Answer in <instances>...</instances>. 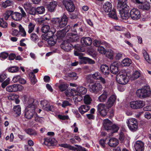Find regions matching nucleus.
<instances>
[{"mask_svg":"<svg viewBox=\"0 0 151 151\" xmlns=\"http://www.w3.org/2000/svg\"><path fill=\"white\" fill-rule=\"evenodd\" d=\"M109 12V13L108 14L109 17L114 19H117V17L115 12V9H113L112 10H111Z\"/></svg>","mask_w":151,"mask_h":151,"instance_id":"obj_43","label":"nucleus"},{"mask_svg":"<svg viewBox=\"0 0 151 151\" xmlns=\"http://www.w3.org/2000/svg\"><path fill=\"white\" fill-rule=\"evenodd\" d=\"M65 34L66 33L64 30L58 31L56 34V38L59 39H61L64 37Z\"/></svg>","mask_w":151,"mask_h":151,"instance_id":"obj_38","label":"nucleus"},{"mask_svg":"<svg viewBox=\"0 0 151 151\" xmlns=\"http://www.w3.org/2000/svg\"><path fill=\"white\" fill-rule=\"evenodd\" d=\"M129 8L125 9L124 10L120 11V15L121 18L123 19H127L129 17Z\"/></svg>","mask_w":151,"mask_h":151,"instance_id":"obj_24","label":"nucleus"},{"mask_svg":"<svg viewBox=\"0 0 151 151\" xmlns=\"http://www.w3.org/2000/svg\"><path fill=\"white\" fill-rule=\"evenodd\" d=\"M61 48L65 51L69 52L73 48V46L67 41H64L61 45Z\"/></svg>","mask_w":151,"mask_h":151,"instance_id":"obj_15","label":"nucleus"},{"mask_svg":"<svg viewBox=\"0 0 151 151\" xmlns=\"http://www.w3.org/2000/svg\"><path fill=\"white\" fill-rule=\"evenodd\" d=\"M105 107L106 106L102 104H100L98 105V110L102 116H104L107 114V110Z\"/></svg>","mask_w":151,"mask_h":151,"instance_id":"obj_18","label":"nucleus"},{"mask_svg":"<svg viewBox=\"0 0 151 151\" xmlns=\"http://www.w3.org/2000/svg\"><path fill=\"white\" fill-rule=\"evenodd\" d=\"M58 117L59 119L62 120L68 119L69 118L68 115H63L60 114L58 115Z\"/></svg>","mask_w":151,"mask_h":151,"instance_id":"obj_64","label":"nucleus"},{"mask_svg":"<svg viewBox=\"0 0 151 151\" xmlns=\"http://www.w3.org/2000/svg\"><path fill=\"white\" fill-rule=\"evenodd\" d=\"M71 104L69 103V102L67 101H63L62 104V107L63 108H65L68 106H70Z\"/></svg>","mask_w":151,"mask_h":151,"instance_id":"obj_63","label":"nucleus"},{"mask_svg":"<svg viewBox=\"0 0 151 151\" xmlns=\"http://www.w3.org/2000/svg\"><path fill=\"white\" fill-rule=\"evenodd\" d=\"M35 24L34 23L32 22H30L28 25L29 30L28 32L30 33L32 32L34 29Z\"/></svg>","mask_w":151,"mask_h":151,"instance_id":"obj_49","label":"nucleus"},{"mask_svg":"<svg viewBox=\"0 0 151 151\" xmlns=\"http://www.w3.org/2000/svg\"><path fill=\"white\" fill-rule=\"evenodd\" d=\"M92 100L91 98L89 95H86L84 96V102L86 104H90L91 103Z\"/></svg>","mask_w":151,"mask_h":151,"instance_id":"obj_45","label":"nucleus"},{"mask_svg":"<svg viewBox=\"0 0 151 151\" xmlns=\"http://www.w3.org/2000/svg\"><path fill=\"white\" fill-rule=\"evenodd\" d=\"M139 4V8L141 9L147 10L150 8V3L147 2L142 3L141 1V3Z\"/></svg>","mask_w":151,"mask_h":151,"instance_id":"obj_29","label":"nucleus"},{"mask_svg":"<svg viewBox=\"0 0 151 151\" xmlns=\"http://www.w3.org/2000/svg\"><path fill=\"white\" fill-rule=\"evenodd\" d=\"M9 55L8 53L7 52H2L0 54V58L1 60L5 59L8 57Z\"/></svg>","mask_w":151,"mask_h":151,"instance_id":"obj_57","label":"nucleus"},{"mask_svg":"<svg viewBox=\"0 0 151 151\" xmlns=\"http://www.w3.org/2000/svg\"><path fill=\"white\" fill-rule=\"evenodd\" d=\"M127 0H118L117 7L121 8L122 10L129 8L127 4Z\"/></svg>","mask_w":151,"mask_h":151,"instance_id":"obj_16","label":"nucleus"},{"mask_svg":"<svg viewBox=\"0 0 151 151\" xmlns=\"http://www.w3.org/2000/svg\"><path fill=\"white\" fill-rule=\"evenodd\" d=\"M78 25L77 23L74 25L72 29V31L74 32V33L72 34L73 36V35H78L77 30L79 34H80V32L83 31V29L79 27V28H78Z\"/></svg>","mask_w":151,"mask_h":151,"instance_id":"obj_27","label":"nucleus"},{"mask_svg":"<svg viewBox=\"0 0 151 151\" xmlns=\"http://www.w3.org/2000/svg\"><path fill=\"white\" fill-rule=\"evenodd\" d=\"M41 104L42 107L44 110L47 111L51 110V106L47 100L42 101L41 102Z\"/></svg>","mask_w":151,"mask_h":151,"instance_id":"obj_23","label":"nucleus"},{"mask_svg":"<svg viewBox=\"0 0 151 151\" xmlns=\"http://www.w3.org/2000/svg\"><path fill=\"white\" fill-rule=\"evenodd\" d=\"M101 77L100 73L98 72H95L92 75L93 78L96 80H99Z\"/></svg>","mask_w":151,"mask_h":151,"instance_id":"obj_61","label":"nucleus"},{"mask_svg":"<svg viewBox=\"0 0 151 151\" xmlns=\"http://www.w3.org/2000/svg\"><path fill=\"white\" fill-rule=\"evenodd\" d=\"M30 79L31 82L33 84H35L37 82V80L35 78V76L32 73H31Z\"/></svg>","mask_w":151,"mask_h":151,"instance_id":"obj_58","label":"nucleus"},{"mask_svg":"<svg viewBox=\"0 0 151 151\" xmlns=\"http://www.w3.org/2000/svg\"><path fill=\"white\" fill-rule=\"evenodd\" d=\"M57 3L56 1L51 2L47 5V8L48 10L50 12H53L57 5Z\"/></svg>","mask_w":151,"mask_h":151,"instance_id":"obj_30","label":"nucleus"},{"mask_svg":"<svg viewBox=\"0 0 151 151\" xmlns=\"http://www.w3.org/2000/svg\"><path fill=\"white\" fill-rule=\"evenodd\" d=\"M75 146L77 147L76 150L77 151H87L86 149L84 147H83L77 145H76Z\"/></svg>","mask_w":151,"mask_h":151,"instance_id":"obj_62","label":"nucleus"},{"mask_svg":"<svg viewBox=\"0 0 151 151\" xmlns=\"http://www.w3.org/2000/svg\"><path fill=\"white\" fill-rule=\"evenodd\" d=\"M23 88V87L21 85L14 84L8 86L6 87V89L7 91L12 92L22 91Z\"/></svg>","mask_w":151,"mask_h":151,"instance_id":"obj_10","label":"nucleus"},{"mask_svg":"<svg viewBox=\"0 0 151 151\" xmlns=\"http://www.w3.org/2000/svg\"><path fill=\"white\" fill-rule=\"evenodd\" d=\"M69 77L72 78L75 80H76L78 78V76H77L76 73L75 72H72L67 74L66 76L64 77V79L67 80H69L70 79Z\"/></svg>","mask_w":151,"mask_h":151,"instance_id":"obj_36","label":"nucleus"},{"mask_svg":"<svg viewBox=\"0 0 151 151\" xmlns=\"http://www.w3.org/2000/svg\"><path fill=\"white\" fill-rule=\"evenodd\" d=\"M25 132L30 136H35L37 134V132L35 130L31 129H28L25 130Z\"/></svg>","mask_w":151,"mask_h":151,"instance_id":"obj_42","label":"nucleus"},{"mask_svg":"<svg viewBox=\"0 0 151 151\" xmlns=\"http://www.w3.org/2000/svg\"><path fill=\"white\" fill-rule=\"evenodd\" d=\"M34 116L35 121L40 123H42L43 122V118L42 117H39L36 114H35Z\"/></svg>","mask_w":151,"mask_h":151,"instance_id":"obj_56","label":"nucleus"},{"mask_svg":"<svg viewBox=\"0 0 151 151\" xmlns=\"http://www.w3.org/2000/svg\"><path fill=\"white\" fill-rule=\"evenodd\" d=\"M134 147L136 151H144V144L141 141H137L134 144Z\"/></svg>","mask_w":151,"mask_h":151,"instance_id":"obj_17","label":"nucleus"},{"mask_svg":"<svg viewBox=\"0 0 151 151\" xmlns=\"http://www.w3.org/2000/svg\"><path fill=\"white\" fill-rule=\"evenodd\" d=\"M130 107L133 109H137L143 107L145 105V102L142 100H136L131 101L129 104Z\"/></svg>","mask_w":151,"mask_h":151,"instance_id":"obj_6","label":"nucleus"},{"mask_svg":"<svg viewBox=\"0 0 151 151\" xmlns=\"http://www.w3.org/2000/svg\"><path fill=\"white\" fill-rule=\"evenodd\" d=\"M114 55V52L113 50L111 49H109L106 53V56L109 59H113Z\"/></svg>","mask_w":151,"mask_h":151,"instance_id":"obj_52","label":"nucleus"},{"mask_svg":"<svg viewBox=\"0 0 151 151\" xmlns=\"http://www.w3.org/2000/svg\"><path fill=\"white\" fill-rule=\"evenodd\" d=\"M101 70L102 73L105 75H108L109 73V68L107 65H101Z\"/></svg>","mask_w":151,"mask_h":151,"instance_id":"obj_33","label":"nucleus"},{"mask_svg":"<svg viewBox=\"0 0 151 151\" xmlns=\"http://www.w3.org/2000/svg\"><path fill=\"white\" fill-rule=\"evenodd\" d=\"M143 56L144 58L146 61L149 63H151V60L150 58L149 55H148L147 52L144 50L143 52Z\"/></svg>","mask_w":151,"mask_h":151,"instance_id":"obj_51","label":"nucleus"},{"mask_svg":"<svg viewBox=\"0 0 151 151\" xmlns=\"http://www.w3.org/2000/svg\"><path fill=\"white\" fill-rule=\"evenodd\" d=\"M12 11H6L5 13L4 14V19L7 20L8 19V18H9V17L11 15V17H12Z\"/></svg>","mask_w":151,"mask_h":151,"instance_id":"obj_50","label":"nucleus"},{"mask_svg":"<svg viewBox=\"0 0 151 151\" xmlns=\"http://www.w3.org/2000/svg\"><path fill=\"white\" fill-rule=\"evenodd\" d=\"M116 99V96L114 95H112L108 99L106 104V108L109 109L113 106L115 104Z\"/></svg>","mask_w":151,"mask_h":151,"instance_id":"obj_13","label":"nucleus"},{"mask_svg":"<svg viewBox=\"0 0 151 151\" xmlns=\"http://www.w3.org/2000/svg\"><path fill=\"white\" fill-rule=\"evenodd\" d=\"M7 26L6 22L4 21L2 19H0V27L4 28H6Z\"/></svg>","mask_w":151,"mask_h":151,"instance_id":"obj_55","label":"nucleus"},{"mask_svg":"<svg viewBox=\"0 0 151 151\" xmlns=\"http://www.w3.org/2000/svg\"><path fill=\"white\" fill-rule=\"evenodd\" d=\"M62 3L66 10L70 12H73L75 9V6L71 0H63Z\"/></svg>","mask_w":151,"mask_h":151,"instance_id":"obj_8","label":"nucleus"},{"mask_svg":"<svg viewBox=\"0 0 151 151\" xmlns=\"http://www.w3.org/2000/svg\"><path fill=\"white\" fill-rule=\"evenodd\" d=\"M108 93L105 90L104 91L103 93L98 97V101L101 102H103L105 101L107 98Z\"/></svg>","mask_w":151,"mask_h":151,"instance_id":"obj_32","label":"nucleus"},{"mask_svg":"<svg viewBox=\"0 0 151 151\" xmlns=\"http://www.w3.org/2000/svg\"><path fill=\"white\" fill-rule=\"evenodd\" d=\"M68 21V17L65 14H63L60 21L59 18H54L50 20L53 24L59 23L58 27L60 28L64 27L67 24Z\"/></svg>","mask_w":151,"mask_h":151,"instance_id":"obj_2","label":"nucleus"},{"mask_svg":"<svg viewBox=\"0 0 151 151\" xmlns=\"http://www.w3.org/2000/svg\"><path fill=\"white\" fill-rule=\"evenodd\" d=\"M35 114V111H30L25 110L24 116L27 119H30L33 117Z\"/></svg>","mask_w":151,"mask_h":151,"instance_id":"obj_34","label":"nucleus"},{"mask_svg":"<svg viewBox=\"0 0 151 151\" xmlns=\"http://www.w3.org/2000/svg\"><path fill=\"white\" fill-rule=\"evenodd\" d=\"M67 87V86L65 84H61L59 86V89L61 91H65Z\"/></svg>","mask_w":151,"mask_h":151,"instance_id":"obj_60","label":"nucleus"},{"mask_svg":"<svg viewBox=\"0 0 151 151\" xmlns=\"http://www.w3.org/2000/svg\"><path fill=\"white\" fill-rule=\"evenodd\" d=\"M71 92L82 96V95L85 94L86 93L87 89L85 87L81 86L78 87L76 90L72 89L71 90Z\"/></svg>","mask_w":151,"mask_h":151,"instance_id":"obj_14","label":"nucleus"},{"mask_svg":"<svg viewBox=\"0 0 151 151\" xmlns=\"http://www.w3.org/2000/svg\"><path fill=\"white\" fill-rule=\"evenodd\" d=\"M132 63V61L129 58H127L124 59L121 63V65L124 66H129Z\"/></svg>","mask_w":151,"mask_h":151,"instance_id":"obj_37","label":"nucleus"},{"mask_svg":"<svg viewBox=\"0 0 151 151\" xmlns=\"http://www.w3.org/2000/svg\"><path fill=\"white\" fill-rule=\"evenodd\" d=\"M151 93L149 87L147 86L137 90L136 92V94L138 97L143 99L149 97Z\"/></svg>","mask_w":151,"mask_h":151,"instance_id":"obj_1","label":"nucleus"},{"mask_svg":"<svg viewBox=\"0 0 151 151\" xmlns=\"http://www.w3.org/2000/svg\"><path fill=\"white\" fill-rule=\"evenodd\" d=\"M90 91L95 94H97L102 89V86L100 83L96 82L89 85Z\"/></svg>","mask_w":151,"mask_h":151,"instance_id":"obj_9","label":"nucleus"},{"mask_svg":"<svg viewBox=\"0 0 151 151\" xmlns=\"http://www.w3.org/2000/svg\"><path fill=\"white\" fill-rule=\"evenodd\" d=\"M36 12L38 14H42L44 13L45 11V8L44 6H41L37 7L36 9Z\"/></svg>","mask_w":151,"mask_h":151,"instance_id":"obj_48","label":"nucleus"},{"mask_svg":"<svg viewBox=\"0 0 151 151\" xmlns=\"http://www.w3.org/2000/svg\"><path fill=\"white\" fill-rule=\"evenodd\" d=\"M90 107L87 105H82L78 108L79 112L82 114L88 111L90 109Z\"/></svg>","mask_w":151,"mask_h":151,"instance_id":"obj_28","label":"nucleus"},{"mask_svg":"<svg viewBox=\"0 0 151 151\" xmlns=\"http://www.w3.org/2000/svg\"><path fill=\"white\" fill-rule=\"evenodd\" d=\"M38 104L37 100L32 99H29L28 101V105L26 107L25 110L35 111L36 107Z\"/></svg>","mask_w":151,"mask_h":151,"instance_id":"obj_7","label":"nucleus"},{"mask_svg":"<svg viewBox=\"0 0 151 151\" xmlns=\"http://www.w3.org/2000/svg\"><path fill=\"white\" fill-rule=\"evenodd\" d=\"M14 4V1L12 0H6L1 2L0 6L5 8L8 7L12 6Z\"/></svg>","mask_w":151,"mask_h":151,"instance_id":"obj_20","label":"nucleus"},{"mask_svg":"<svg viewBox=\"0 0 151 151\" xmlns=\"http://www.w3.org/2000/svg\"><path fill=\"white\" fill-rule=\"evenodd\" d=\"M103 8L106 12H109L112 10V4L109 2H106L103 5Z\"/></svg>","mask_w":151,"mask_h":151,"instance_id":"obj_26","label":"nucleus"},{"mask_svg":"<svg viewBox=\"0 0 151 151\" xmlns=\"http://www.w3.org/2000/svg\"><path fill=\"white\" fill-rule=\"evenodd\" d=\"M111 128L109 131L112 133L117 132L119 129V127L115 124L111 125Z\"/></svg>","mask_w":151,"mask_h":151,"instance_id":"obj_47","label":"nucleus"},{"mask_svg":"<svg viewBox=\"0 0 151 151\" xmlns=\"http://www.w3.org/2000/svg\"><path fill=\"white\" fill-rule=\"evenodd\" d=\"M19 29V34L23 37H25L26 36V32L24 29L21 24H19L18 26Z\"/></svg>","mask_w":151,"mask_h":151,"instance_id":"obj_39","label":"nucleus"},{"mask_svg":"<svg viewBox=\"0 0 151 151\" xmlns=\"http://www.w3.org/2000/svg\"><path fill=\"white\" fill-rule=\"evenodd\" d=\"M118 140L115 138H111L109 139L107 142L109 145L111 147H114L116 146L119 144Z\"/></svg>","mask_w":151,"mask_h":151,"instance_id":"obj_19","label":"nucleus"},{"mask_svg":"<svg viewBox=\"0 0 151 151\" xmlns=\"http://www.w3.org/2000/svg\"><path fill=\"white\" fill-rule=\"evenodd\" d=\"M79 59H81L85 64L88 63L90 64H93L95 63V61L87 57L80 56L79 57Z\"/></svg>","mask_w":151,"mask_h":151,"instance_id":"obj_31","label":"nucleus"},{"mask_svg":"<svg viewBox=\"0 0 151 151\" xmlns=\"http://www.w3.org/2000/svg\"><path fill=\"white\" fill-rule=\"evenodd\" d=\"M18 70V68L17 66H13L10 67L8 69L9 71L12 73L17 72Z\"/></svg>","mask_w":151,"mask_h":151,"instance_id":"obj_53","label":"nucleus"},{"mask_svg":"<svg viewBox=\"0 0 151 151\" xmlns=\"http://www.w3.org/2000/svg\"><path fill=\"white\" fill-rule=\"evenodd\" d=\"M23 6L25 11L27 13L28 11H29L31 8V4L29 2H25L23 4Z\"/></svg>","mask_w":151,"mask_h":151,"instance_id":"obj_46","label":"nucleus"},{"mask_svg":"<svg viewBox=\"0 0 151 151\" xmlns=\"http://www.w3.org/2000/svg\"><path fill=\"white\" fill-rule=\"evenodd\" d=\"M70 94L73 96V99L76 101H80L83 99L81 95H79L76 93L70 91Z\"/></svg>","mask_w":151,"mask_h":151,"instance_id":"obj_35","label":"nucleus"},{"mask_svg":"<svg viewBox=\"0 0 151 151\" xmlns=\"http://www.w3.org/2000/svg\"><path fill=\"white\" fill-rule=\"evenodd\" d=\"M10 79L9 78H7L5 81H4L1 84L2 87L4 88L8 85L9 83Z\"/></svg>","mask_w":151,"mask_h":151,"instance_id":"obj_59","label":"nucleus"},{"mask_svg":"<svg viewBox=\"0 0 151 151\" xmlns=\"http://www.w3.org/2000/svg\"><path fill=\"white\" fill-rule=\"evenodd\" d=\"M129 78L126 73H119L116 77V80L118 83L121 84H125L129 81Z\"/></svg>","mask_w":151,"mask_h":151,"instance_id":"obj_3","label":"nucleus"},{"mask_svg":"<svg viewBox=\"0 0 151 151\" xmlns=\"http://www.w3.org/2000/svg\"><path fill=\"white\" fill-rule=\"evenodd\" d=\"M140 76V71L139 70H136L133 73L131 78L133 80L139 78Z\"/></svg>","mask_w":151,"mask_h":151,"instance_id":"obj_41","label":"nucleus"},{"mask_svg":"<svg viewBox=\"0 0 151 151\" xmlns=\"http://www.w3.org/2000/svg\"><path fill=\"white\" fill-rule=\"evenodd\" d=\"M81 42L83 45L88 46L92 43V40L89 37H83L81 38Z\"/></svg>","mask_w":151,"mask_h":151,"instance_id":"obj_22","label":"nucleus"},{"mask_svg":"<svg viewBox=\"0 0 151 151\" xmlns=\"http://www.w3.org/2000/svg\"><path fill=\"white\" fill-rule=\"evenodd\" d=\"M19 9L22 14L18 12H14L12 11V19L17 21H20L22 19V17H25L27 16L25 12L22 7H19Z\"/></svg>","mask_w":151,"mask_h":151,"instance_id":"obj_5","label":"nucleus"},{"mask_svg":"<svg viewBox=\"0 0 151 151\" xmlns=\"http://www.w3.org/2000/svg\"><path fill=\"white\" fill-rule=\"evenodd\" d=\"M55 32V29L54 28L51 29V31L49 32V34H51V36L47 41L48 44L51 46L54 45L56 43V38H53Z\"/></svg>","mask_w":151,"mask_h":151,"instance_id":"obj_12","label":"nucleus"},{"mask_svg":"<svg viewBox=\"0 0 151 151\" xmlns=\"http://www.w3.org/2000/svg\"><path fill=\"white\" fill-rule=\"evenodd\" d=\"M126 123L131 131L134 132L137 129L138 124L136 119L132 118H130L127 120Z\"/></svg>","mask_w":151,"mask_h":151,"instance_id":"obj_4","label":"nucleus"},{"mask_svg":"<svg viewBox=\"0 0 151 151\" xmlns=\"http://www.w3.org/2000/svg\"><path fill=\"white\" fill-rule=\"evenodd\" d=\"M53 28H51L50 29L49 25H46L42 27L41 30L43 32L46 33L48 32V34H49V35H51V34H49V32L51 31V29Z\"/></svg>","mask_w":151,"mask_h":151,"instance_id":"obj_40","label":"nucleus"},{"mask_svg":"<svg viewBox=\"0 0 151 151\" xmlns=\"http://www.w3.org/2000/svg\"><path fill=\"white\" fill-rule=\"evenodd\" d=\"M130 16L133 20H137L140 19L141 14L139 11L137 9L133 8L130 11Z\"/></svg>","mask_w":151,"mask_h":151,"instance_id":"obj_11","label":"nucleus"},{"mask_svg":"<svg viewBox=\"0 0 151 151\" xmlns=\"http://www.w3.org/2000/svg\"><path fill=\"white\" fill-rule=\"evenodd\" d=\"M97 50L101 54H105L106 52V50L102 46L98 47Z\"/></svg>","mask_w":151,"mask_h":151,"instance_id":"obj_54","label":"nucleus"},{"mask_svg":"<svg viewBox=\"0 0 151 151\" xmlns=\"http://www.w3.org/2000/svg\"><path fill=\"white\" fill-rule=\"evenodd\" d=\"M118 67V63L117 62H115L112 63L110 67L111 73L115 74H117L119 71Z\"/></svg>","mask_w":151,"mask_h":151,"instance_id":"obj_21","label":"nucleus"},{"mask_svg":"<svg viewBox=\"0 0 151 151\" xmlns=\"http://www.w3.org/2000/svg\"><path fill=\"white\" fill-rule=\"evenodd\" d=\"M112 122L108 119H104L103 121V126L106 130L109 131L111 129Z\"/></svg>","mask_w":151,"mask_h":151,"instance_id":"obj_25","label":"nucleus"},{"mask_svg":"<svg viewBox=\"0 0 151 151\" xmlns=\"http://www.w3.org/2000/svg\"><path fill=\"white\" fill-rule=\"evenodd\" d=\"M13 110V111L18 115L21 114V108L20 105H18L14 106Z\"/></svg>","mask_w":151,"mask_h":151,"instance_id":"obj_44","label":"nucleus"}]
</instances>
